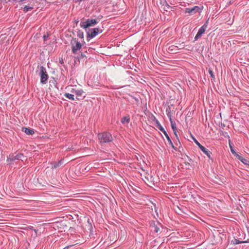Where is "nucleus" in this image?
<instances>
[{
    "label": "nucleus",
    "instance_id": "nucleus-1",
    "mask_svg": "<svg viewBox=\"0 0 249 249\" xmlns=\"http://www.w3.org/2000/svg\"><path fill=\"white\" fill-rule=\"evenodd\" d=\"M97 137L99 141V143L101 145L106 143H109L112 142L113 140V138L112 136V134L107 131L99 133L98 134Z\"/></svg>",
    "mask_w": 249,
    "mask_h": 249
},
{
    "label": "nucleus",
    "instance_id": "nucleus-2",
    "mask_svg": "<svg viewBox=\"0 0 249 249\" xmlns=\"http://www.w3.org/2000/svg\"><path fill=\"white\" fill-rule=\"evenodd\" d=\"M99 20L100 18H88L85 21L82 20L80 22V25L81 27L86 29L89 27L94 26L95 25L98 24Z\"/></svg>",
    "mask_w": 249,
    "mask_h": 249
},
{
    "label": "nucleus",
    "instance_id": "nucleus-3",
    "mask_svg": "<svg viewBox=\"0 0 249 249\" xmlns=\"http://www.w3.org/2000/svg\"><path fill=\"white\" fill-rule=\"evenodd\" d=\"M39 75L40 77V83L44 85L47 83L49 75L46 69L43 66H41L39 69Z\"/></svg>",
    "mask_w": 249,
    "mask_h": 249
},
{
    "label": "nucleus",
    "instance_id": "nucleus-4",
    "mask_svg": "<svg viewBox=\"0 0 249 249\" xmlns=\"http://www.w3.org/2000/svg\"><path fill=\"white\" fill-rule=\"evenodd\" d=\"M71 44L72 53L74 54H76L82 47V44L79 42L76 38H72Z\"/></svg>",
    "mask_w": 249,
    "mask_h": 249
},
{
    "label": "nucleus",
    "instance_id": "nucleus-5",
    "mask_svg": "<svg viewBox=\"0 0 249 249\" xmlns=\"http://www.w3.org/2000/svg\"><path fill=\"white\" fill-rule=\"evenodd\" d=\"M25 158L24 155L22 153H18L16 155L15 154H10L7 157V162L9 164H12L13 162L16 160H23V159Z\"/></svg>",
    "mask_w": 249,
    "mask_h": 249
},
{
    "label": "nucleus",
    "instance_id": "nucleus-6",
    "mask_svg": "<svg viewBox=\"0 0 249 249\" xmlns=\"http://www.w3.org/2000/svg\"><path fill=\"white\" fill-rule=\"evenodd\" d=\"M102 31V30L99 28H95L89 29L88 32H87V39L94 37L99 33H101Z\"/></svg>",
    "mask_w": 249,
    "mask_h": 249
},
{
    "label": "nucleus",
    "instance_id": "nucleus-7",
    "mask_svg": "<svg viewBox=\"0 0 249 249\" xmlns=\"http://www.w3.org/2000/svg\"><path fill=\"white\" fill-rule=\"evenodd\" d=\"M203 9V6H196L191 8H187L185 9V13H189L191 15H194L196 13H200Z\"/></svg>",
    "mask_w": 249,
    "mask_h": 249
},
{
    "label": "nucleus",
    "instance_id": "nucleus-8",
    "mask_svg": "<svg viewBox=\"0 0 249 249\" xmlns=\"http://www.w3.org/2000/svg\"><path fill=\"white\" fill-rule=\"evenodd\" d=\"M207 21L200 27L195 37V41L198 40L199 38L201 37L202 35L204 34L207 28Z\"/></svg>",
    "mask_w": 249,
    "mask_h": 249
},
{
    "label": "nucleus",
    "instance_id": "nucleus-9",
    "mask_svg": "<svg viewBox=\"0 0 249 249\" xmlns=\"http://www.w3.org/2000/svg\"><path fill=\"white\" fill-rule=\"evenodd\" d=\"M160 225L158 222H157V224H156L155 222H152L150 225L151 231L156 233L159 232L160 231V229L159 226Z\"/></svg>",
    "mask_w": 249,
    "mask_h": 249
},
{
    "label": "nucleus",
    "instance_id": "nucleus-10",
    "mask_svg": "<svg viewBox=\"0 0 249 249\" xmlns=\"http://www.w3.org/2000/svg\"><path fill=\"white\" fill-rule=\"evenodd\" d=\"M34 8V4H31V3L29 4L28 5H25L22 7V9L24 13H27V12L33 10Z\"/></svg>",
    "mask_w": 249,
    "mask_h": 249
},
{
    "label": "nucleus",
    "instance_id": "nucleus-11",
    "mask_svg": "<svg viewBox=\"0 0 249 249\" xmlns=\"http://www.w3.org/2000/svg\"><path fill=\"white\" fill-rule=\"evenodd\" d=\"M205 154H206L207 157L210 159L213 160V159L211 158V154L212 152H210L209 150H208L207 148H206L203 146H202L201 147L199 148Z\"/></svg>",
    "mask_w": 249,
    "mask_h": 249
},
{
    "label": "nucleus",
    "instance_id": "nucleus-12",
    "mask_svg": "<svg viewBox=\"0 0 249 249\" xmlns=\"http://www.w3.org/2000/svg\"><path fill=\"white\" fill-rule=\"evenodd\" d=\"M22 131L29 135H32L35 133L34 129L30 128L22 127Z\"/></svg>",
    "mask_w": 249,
    "mask_h": 249
},
{
    "label": "nucleus",
    "instance_id": "nucleus-13",
    "mask_svg": "<svg viewBox=\"0 0 249 249\" xmlns=\"http://www.w3.org/2000/svg\"><path fill=\"white\" fill-rule=\"evenodd\" d=\"M155 122H156V127L159 129L161 131H162L163 134H164L166 132V131L165 130V129H164V128L161 126V125L160 124V123L159 122V121L156 119V118H155Z\"/></svg>",
    "mask_w": 249,
    "mask_h": 249
},
{
    "label": "nucleus",
    "instance_id": "nucleus-14",
    "mask_svg": "<svg viewBox=\"0 0 249 249\" xmlns=\"http://www.w3.org/2000/svg\"><path fill=\"white\" fill-rule=\"evenodd\" d=\"M71 92H74L77 97L82 96L84 92L82 89L75 90L73 89H72Z\"/></svg>",
    "mask_w": 249,
    "mask_h": 249
},
{
    "label": "nucleus",
    "instance_id": "nucleus-15",
    "mask_svg": "<svg viewBox=\"0 0 249 249\" xmlns=\"http://www.w3.org/2000/svg\"><path fill=\"white\" fill-rule=\"evenodd\" d=\"M130 122V118L129 116H126L123 117L121 119V123L123 124H124L125 123L128 124Z\"/></svg>",
    "mask_w": 249,
    "mask_h": 249
},
{
    "label": "nucleus",
    "instance_id": "nucleus-16",
    "mask_svg": "<svg viewBox=\"0 0 249 249\" xmlns=\"http://www.w3.org/2000/svg\"><path fill=\"white\" fill-rule=\"evenodd\" d=\"M63 164V160H61L58 162H55L53 164V166L52 168H56L60 166H61Z\"/></svg>",
    "mask_w": 249,
    "mask_h": 249
},
{
    "label": "nucleus",
    "instance_id": "nucleus-17",
    "mask_svg": "<svg viewBox=\"0 0 249 249\" xmlns=\"http://www.w3.org/2000/svg\"><path fill=\"white\" fill-rule=\"evenodd\" d=\"M232 242L233 244L236 245L242 243H248L249 242V239H248L247 240L244 241H240L238 239H234L232 241Z\"/></svg>",
    "mask_w": 249,
    "mask_h": 249
},
{
    "label": "nucleus",
    "instance_id": "nucleus-18",
    "mask_svg": "<svg viewBox=\"0 0 249 249\" xmlns=\"http://www.w3.org/2000/svg\"><path fill=\"white\" fill-rule=\"evenodd\" d=\"M64 96L66 97H67V98H68L69 99L71 100L72 101H74L75 99L74 97V95L72 94H70L69 93H65L64 94Z\"/></svg>",
    "mask_w": 249,
    "mask_h": 249
},
{
    "label": "nucleus",
    "instance_id": "nucleus-19",
    "mask_svg": "<svg viewBox=\"0 0 249 249\" xmlns=\"http://www.w3.org/2000/svg\"><path fill=\"white\" fill-rule=\"evenodd\" d=\"M170 120V123H171V127L172 128V129H176L177 128V127H176V123L174 121H173L172 120V118H170V119H169Z\"/></svg>",
    "mask_w": 249,
    "mask_h": 249
},
{
    "label": "nucleus",
    "instance_id": "nucleus-20",
    "mask_svg": "<svg viewBox=\"0 0 249 249\" xmlns=\"http://www.w3.org/2000/svg\"><path fill=\"white\" fill-rule=\"evenodd\" d=\"M77 35V36L79 37L80 38H84V32L81 30H78Z\"/></svg>",
    "mask_w": 249,
    "mask_h": 249
},
{
    "label": "nucleus",
    "instance_id": "nucleus-21",
    "mask_svg": "<svg viewBox=\"0 0 249 249\" xmlns=\"http://www.w3.org/2000/svg\"><path fill=\"white\" fill-rule=\"evenodd\" d=\"M166 113L169 119H170L171 118V107H168L166 109Z\"/></svg>",
    "mask_w": 249,
    "mask_h": 249
},
{
    "label": "nucleus",
    "instance_id": "nucleus-22",
    "mask_svg": "<svg viewBox=\"0 0 249 249\" xmlns=\"http://www.w3.org/2000/svg\"><path fill=\"white\" fill-rule=\"evenodd\" d=\"M192 139L195 143L198 146L199 148L201 147L202 145L196 140V139L192 136Z\"/></svg>",
    "mask_w": 249,
    "mask_h": 249
},
{
    "label": "nucleus",
    "instance_id": "nucleus-23",
    "mask_svg": "<svg viewBox=\"0 0 249 249\" xmlns=\"http://www.w3.org/2000/svg\"><path fill=\"white\" fill-rule=\"evenodd\" d=\"M164 134L165 136L166 137V139H167V140L168 141V142H169V144H172V142L170 137L168 135L167 133L166 132Z\"/></svg>",
    "mask_w": 249,
    "mask_h": 249
},
{
    "label": "nucleus",
    "instance_id": "nucleus-24",
    "mask_svg": "<svg viewBox=\"0 0 249 249\" xmlns=\"http://www.w3.org/2000/svg\"><path fill=\"white\" fill-rule=\"evenodd\" d=\"M74 245H69L64 248L63 249H74Z\"/></svg>",
    "mask_w": 249,
    "mask_h": 249
},
{
    "label": "nucleus",
    "instance_id": "nucleus-25",
    "mask_svg": "<svg viewBox=\"0 0 249 249\" xmlns=\"http://www.w3.org/2000/svg\"><path fill=\"white\" fill-rule=\"evenodd\" d=\"M243 163H244V164H246L248 161H249V160H248L247 159H246L245 158H244L243 157H242V158L241 159V160H240Z\"/></svg>",
    "mask_w": 249,
    "mask_h": 249
},
{
    "label": "nucleus",
    "instance_id": "nucleus-26",
    "mask_svg": "<svg viewBox=\"0 0 249 249\" xmlns=\"http://www.w3.org/2000/svg\"><path fill=\"white\" fill-rule=\"evenodd\" d=\"M209 73L210 75H211V77L214 78V75L213 74V71L210 69L209 70Z\"/></svg>",
    "mask_w": 249,
    "mask_h": 249
},
{
    "label": "nucleus",
    "instance_id": "nucleus-27",
    "mask_svg": "<svg viewBox=\"0 0 249 249\" xmlns=\"http://www.w3.org/2000/svg\"><path fill=\"white\" fill-rule=\"evenodd\" d=\"M174 134L175 135L176 139H177V140H178V142L179 143V144H180V142L179 141V138H178V135L177 133H174Z\"/></svg>",
    "mask_w": 249,
    "mask_h": 249
},
{
    "label": "nucleus",
    "instance_id": "nucleus-28",
    "mask_svg": "<svg viewBox=\"0 0 249 249\" xmlns=\"http://www.w3.org/2000/svg\"><path fill=\"white\" fill-rule=\"evenodd\" d=\"M239 160H241V159L242 158V156H240V155H239L238 154L236 153V154H235L234 155Z\"/></svg>",
    "mask_w": 249,
    "mask_h": 249
},
{
    "label": "nucleus",
    "instance_id": "nucleus-29",
    "mask_svg": "<svg viewBox=\"0 0 249 249\" xmlns=\"http://www.w3.org/2000/svg\"><path fill=\"white\" fill-rule=\"evenodd\" d=\"M230 148H231V152L234 155H235V154H236V152L235 151V150L233 149V148L230 145Z\"/></svg>",
    "mask_w": 249,
    "mask_h": 249
},
{
    "label": "nucleus",
    "instance_id": "nucleus-30",
    "mask_svg": "<svg viewBox=\"0 0 249 249\" xmlns=\"http://www.w3.org/2000/svg\"><path fill=\"white\" fill-rule=\"evenodd\" d=\"M169 144L171 146V147H172L174 150H175L176 151H177V148L176 147H175V146L174 145V144H173V142H172V144Z\"/></svg>",
    "mask_w": 249,
    "mask_h": 249
},
{
    "label": "nucleus",
    "instance_id": "nucleus-31",
    "mask_svg": "<svg viewBox=\"0 0 249 249\" xmlns=\"http://www.w3.org/2000/svg\"><path fill=\"white\" fill-rule=\"evenodd\" d=\"M52 83L54 85L55 87H56V81L54 78L53 81L52 82Z\"/></svg>",
    "mask_w": 249,
    "mask_h": 249
},
{
    "label": "nucleus",
    "instance_id": "nucleus-32",
    "mask_svg": "<svg viewBox=\"0 0 249 249\" xmlns=\"http://www.w3.org/2000/svg\"><path fill=\"white\" fill-rule=\"evenodd\" d=\"M59 62H60V63H61V64H63V63H64V62H63V59H62V58H61V59H59Z\"/></svg>",
    "mask_w": 249,
    "mask_h": 249
},
{
    "label": "nucleus",
    "instance_id": "nucleus-33",
    "mask_svg": "<svg viewBox=\"0 0 249 249\" xmlns=\"http://www.w3.org/2000/svg\"><path fill=\"white\" fill-rule=\"evenodd\" d=\"M173 131L174 133H178L177 128H176V129H173Z\"/></svg>",
    "mask_w": 249,
    "mask_h": 249
},
{
    "label": "nucleus",
    "instance_id": "nucleus-34",
    "mask_svg": "<svg viewBox=\"0 0 249 249\" xmlns=\"http://www.w3.org/2000/svg\"><path fill=\"white\" fill-rule=\"evenodd\" d=\"M81 57H82V58H83V57H85V56H86V55H85L84 54H83V53H81Z\"/></svg>",
    "mask_w": 249,
    "mask_h": 249
},
{
    "label": "nucleus",
    "instance_id": "nucleus-35",
    "mask_svg": "<svg viewBox=\"0 0 249 249\" xmlns=\"http://www.w3.org/2000/svg\"><path fill=\"white\" fill-rule=\"evenodd\" d=\"M245 165L248 166V167L249 168V160L248 161V162Z\"/></svg>",
    "mask_w": 249,
    "mask_h": 249
},
{
    "label": "nucleus",
    "instance_id": "nucleus-36",
    "mask_svg": "<svg viewBox=\"0 0 249 249\" xmlns=\"http://www.w3.org/2000/svg\"><path fill=\"white\" fill-rule=\"evenodd\" d=\"M175 141H176V142H175V143H176L177 145H178V140H177V139H176V140H175Z\"/></svg>",
    "mask_w": 249,
    "mask_h": 249
},
{
    "label": "nucleus",
    "instance_id": "nucleus-37",
    "mask_svg": "<svg viewBox=\"0 0 249 249\" xmlns=\"http://www.w3.org/2000/svg\"><path fill=\"white\" fill-rule=\"evenodd\" d=\"M43 37H44V40H45V38H46V36H45V35H44V36H43Z\"/></svg>",
    "mask_w": 249,
    "mask_h": 249
},
{
    "label": "nucleus",
    "instance_id": "nucleus-38",
    "mask_svg": "<svg viewBox=\"0 0 249 249\" xmlns=\"http://www.w3.org/2000/svg\"><path fill=\"white\" fill-rule=\"evenodd\" d=\"M76 99H77V100H80V99L78 98V97H77Z\"/></svg>",
    "mask_w": 249,
    "mask_h": 249
},
{
    "label": "nucleus",
    "instance_id": "nucleus-39",
    "mask_svg": "<svg viewBox=\"0 0 249 249\" xmlns=\"http://www.w3.org/2000/svg\"><path fill=\"white\" fill-rule=\"evenodd\" d=\"M0 1H2V0H0Z\"/></svg>",
    "mask_w": 249,
    "mask_h": 249
}]
</instances>
